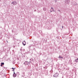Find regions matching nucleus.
Returning a JSON list of instances; mask_svg holds the SVG:
<instances>
[{"mask_svg":"<svg viewBox=\"0 0 78 78\" xmlns=\"http://www.w3.org/2000/svg\"><path fill=\"white\" fill-rule=\"evenodd\" d=\"M11 4H13V5H17V2L16 1H13L12 3Z\"/></svg>","mask_w":78,"mask_h":78,"instance_id":"nucleus-1","label":"nucleus"},{"mask_svg":"<svg viewBox=\"0 0 78 78\" xmlns=\"http://www.w3.org/2000/svg\"><path fill=\"white\" fill-rule=\"evenodd\" d=\"M25 73L24 72H23V73H22V75L21 76L22 77H24V76H25Z\"/></svg>","mask_w":78,"mask_h":78,"instance_id":"nucleus-2","label":"nucleus"},{"mask_svg":"<svg viewBox=\"0 0 78 78\" xmlns=\"http://www.w3.org/2000/svg\"><path fill=\"white\" fill-rule=\"evenodd\" d=\"M23 44L24 46L26 45V42H25V41H23Z\"/></svg>","mask_w":78,"mask_h":78,"instance_id":"nucleus-3","label":"nucleus"},{"mask_svg":"<svg viewBox=\"0 0 78 78\" xmlns=\"http://www.w3.org/2000/svg\"><path fill=\"white\" fill-rule=\"evenodd\" d=\"M57 74H58V73H56V74L55 75H53L54 77H57V76H58V74L57 76L56 75H57Z\"/></svg>","mask_w":78,"mask_h":78,"instance_id":"nucleus-4","label":"nucleus"},{"mask_svg":"<svg viewBox=\"0 0 78 78\" xmlns=\"http://www.w3.org/2000/svg\"><path fill=\"white\" fill-rule=\"evenodd\" d=\"M66 2L67 3L69 4V3H70V0H66V1H65V2Z\"/></svg>","mask_w":78,"mask_h":78,"instance_id":"nucleus-5","label":"nucleus"},{"mask_svg":"<svg viewBox=\"0 0 78 78\" xmlns=\"http://www.w3.org/2000/svg\"><path fill=\"white\" fill-rule=\"evenodd\" d=\"M16 76H17V74H13V76L14 78H15V77H16Z\"/></svg>","mask_w":78,"mask_h":78,"instance_id":"nucleus-6","label":"nucleus"},{"mask_svg":"<svg viewBox=\"0 0 78 78\" xmlns=\"http://www.w3.org/2000/svg\"><path fill=\"white\" fill-rule=\"evenodd\" d=\"M28 61H26L24 63V64L25 65H28Z\"/></svg>","mask_w":78,"mask_h":78,"instance_id":"nucleus-7","label":"nucleus"},{"mask_svg":"<svg viewBox=\"0 0 78 78\" xmlns=\"http://www.w3.org/2000/svg\"><path fill=\"white\" fill-rule=\"evenodd\" d=\"M4 64H5V63L3 62H2L1 63V65L0 66H1V67H2L3 66V65H4Z\"/></svg>","mask_w":78,"mask_h":78,"instance_id":"nucleus-8","label":"nucleus"},{"mask_svg":"<svg viewBox=\"0 0 78 78\" xmlns=\"http://www.w3.org/2000/svg\"><path fill=\"white\" fill-rule=\"evenodd\" d=\"M58 58H60V59H63V57L60 55L58 57Z\"/></svg>","mask_w":78,"mask_h":78,"instance_id":"nucleus-9","label":"nucleus"},{"mask_svg":"<svg viewBox=\"0 0 78 78\" xmlns=\"http://www.w3.org/2000/svg\"><path fill=\"white\" fill-rule=\"evenodd\" d=\"M43 11H45L47 10V9H46V8L44 7L43 8Z\"/></svg>","mask_w":78,"mask_h":78,"instance_id":"nucleus-10","label":"nucleus"},{"mask_svg":"<svg viewBox=\"0 0 78 78\" xmlns=\"http://www.w3.org/2000/svg\"><path fill=\"white\" fill-rule=\"evenodd\" d=\"M3 37V36L2 35H0V39H1L2 38V37Z\"/></svg>","mask_w":78,"mask_h":78,"instance_id":"nucleus-11","label":"nucleus"},{"mask_svg":"<svg viewBox=\"0 0 78 78\" xmlns=\"http://www.w3.org/2000/svg\"><path fill=\"white\" fill-rule=\"evenodd\" d=\"M31 62V61H30L29 62H28L27 63H28V64H30V63Z\"/></svg>","mask_w":78,"mask_h":78,"instance_id":"nucleus-12","label":"nucleus"},{"mask_svg":"<svg viewBox=\"0 0 78 78\" xmlns=\"http://www.w3.org/2000/svg\"><path fill=\"white\" fill-rule=\"evenodd\" d=\"M75 61H76V62H78V58H77V59H76Z\"/></svg>","mask_w":78,"mask_h":78,"instance_id":"nucleus-13","label":"nucleus"},{"mask_svg":"<svg viewBox=\"0 0 78 78\" xmlns=\"http://www.w3.org/2000/svg\"><path fill=\"white\" fill-rule=\"evenodd\" d=\"M51 9H53V10H52V11H54V9L53 8V7H51Z\"/></svg>","mask_w":78,"mask_h":78,"instance_id":"nucleus-14","label":"nucleus"},{"mask_svg":"<svg viewBox=\"0 0 78 78\" xmlns=\"http://www.w3.org/2000/svg\"><path fill=\"white\" fill-rule=\"evenodd\" d=\"M30 61H33V59L31 58V59H30Z\"/></svg>","mask_w":78,"mask_h":78,"instance_id":"nucleus-15","label":"nucleus"},{"mask_svg":"<svg viewBox=\"0 0 78 78\" xmlns=\"http://www.w3.org/2000/svg\"><path fill=\"white\" fill-rule=\"evenodd\" d=\"M58 11H59V12H60V10L58 9Z\"/></svg>","mask_w":78,"mask_h":78,"instance_id":"nucleus-16","label":"nucleus"},{"mask_svg":"<svg viewBox=\"0 0 78 78\" xmlns=\"http://www.w3.org/2000/svg\"><path fill=\"white\" fill-rule=\"evenodd\" d=\"M12 69H14V70L15 69V68H12Z\"/></svg>","mask_w":78,"mask_h":78,"instance_id":"nucleus-17","label":"nucleus"},{"mask_svg":"<svg viewBox=\"0 0 78 78\" xmlns=\"http://www.w3.org/2000/svg\"><path fill=\"white\" fill-rule=\"evenodd\" d=\"M20 51H22V49H20Z\"/></svg>","mask_w":78,"mask_h":78,"instance_id":"nucleus-18","label":"nucleus"},{"mask_svg":"<svg viewBox=\"0 0 78 78\" xmlns=\"http://www.w3.org/2000/svg\"><path fill=\"white\" fill-rule=\"evenodd\" d=\"M12 71H13V72H14V69H13L12 70Z\"/></svg>","mask_w":78,"mask_h":78,"instance_id":"nucleus-19","label":"nucleus"},{"mask_svg":"<svg viewBox=\"0 0 78 78\" xmlns=\"http://www.w3.org/2000/svg\"><path fill=\"white\" fill-rule=\"evenodd\" d=\"M58 75V73H57V74H56V76H57V75Z\"/></svg>","mask_w":78,"mask_h":78,"instance_id":"nucleus-20","label":"nucleus"},{"mask_svg":"<svg viewBox=\"0 0 78 78\" xmlns=\"http://www.w3.org/2000/svg\"><path fill=\"white\" fill-rule=\"evenodd\" d=\"M13 73H14L13 74H16V73H15V72H14Z\"/></svg>","mask_w":78,"mask_h":78,"instance_id":"nucleus-21","label":"nucleus"},{"mask_svg":"<svg viewBox=\"0 0 78 78\" xmlns=\"http://www.w3.org/2000/svg\"><path fill=\"white\" fill-rule=\"evenodd\" d=\"M63 27H64V26H62V28H63Z\"/></svg>","mask_w":78,"mask_h":78,"instance_id":"nucleus-22","label":"nucleus"},{"mask_svg":"<svg viewBox=\"0 0 78 78\" xmlns=\"http://www.w3.org/2000/svg\"><path fill=\"white\" fill-rule=\"evenodd\" d=\"M51 12H52V11H51Z\"/></svg>","mask_w":78,"mask_h":78,"instance_id":"nucleus-23","label":"nucleus"},{"mask_svg":"<svg viewBox=\"0 0 78 78\" xmlns=\"http://www.w3.org/2000/svg\"><path fill=\"white\" fill-rule=\"evenodd\" d=\"M53 9H52V11H53Z\"/></svg>","mask_w":78,"mask_h":78,"instance_id":"nucleus-24","label":"nucleus"},{"mask_svg":"<svg viewBox=\"0 0 78 78\" xmlns=\"http://www.w3.org/2000/svg\"><path fill=\"white\" fill-rule=\"evenodd\" d=\"M24 50H25V49H24V51H24Z\"/></svg>","mask_w":78,"mask_h":78,"instance_id":"nucleus-25","label":"nucleus"},{"mask_svg":"<svg viewBox=\"0 0 78 78\" xmlns=\"http://www.w3.org/2000/svg\"><path fill=\"white\" fill-rule=\"evenodd\" d=\"M24 50H25V49H24V51H24Z\"/></svg>","mask_w":78,"mask_h":78,"instance_id":"nucleus-26","label":"nucleus"},{"mask_svg":"<svg viewBox=\"0 0 78 78\" xmlns=\"http://www.w3.org/2000/svg\"><path fill=\"white\" fill-rule=\"evenodd\" d=\"M5 76H6V75H5Z\"/></svg>","mask_w":78,"mask_h":78,"instance_id":"nucleus-27","label":"nucleus"}]
</instances>
